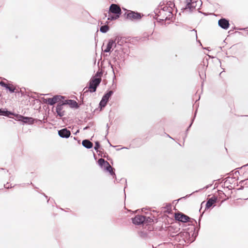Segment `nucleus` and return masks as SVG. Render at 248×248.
<instances>
[{
    "mask_svg": "<svg viewBox=\"0 0 248 248\" xmlns=\"http://www.w3.org/2000/svg\"><path fill=\"white\" fill-rule=\"evenodd\" d=\"M108 13L120 16L122 14V11L120 7L118 5L113 3L109 6Z\"/></svg>",
    "mask_w": 248,
    "mask_h": 248,
    "instance_id": "423d86ee",
    "label": "nucleus"
},
{
    "mask_svg": "<svg viewBox=\"0 0 248 248\" xmlns=\"http://www.w3.org/2000/svg\"><path fill=\"white\" fill-rule=\"evenodd\" d=\"M199 75H200V76L201 77V78H202V76H201V73H199Z\"/></svg>",
    "mask_w": 248,
    "mask_h": 248,
    "instance_id": "8fccbe9b",
    "label": "nucleus"
},
{
    "mask_svg": "<svg viewBox=\"0 0 248 248\" xmlns=\"http://www.w3.org/2000/svg\"><path fill=\"white\" fill-rule=\"evenodd\" d=\"M98 163L100 167H102L103 166H104L105 168H106V166L109 164L108 161L105 160V159L103 158L99 159L98 160Z\"/></svg>",
    "mask_w": 248,
    "mask_h": 248,
    "instance_id": "6ab92c4d",
    "label": "nucleus"
},
{
    "mask_svg": "<svg viewBox=\"0 0 248 248\" xmlns=\"http://www.w3.org/2000/svg\"><path fill=\"white\" fill-rule=\"evenodd\" d=\"M186 4L184 8L185 10H189L190 11H193L195 8L197 1L193 0H186Z\"/></svg>",
    "mask_w": 248,
    "mask_h": 248,
    "instance_id": "9d476101",
    "label": "nucleus"
},
{
    "mask_svg": "<svg viewBox=\"0 0 248 248\" xmlns=\"http://www.w3.org/2000/svg\"><path fill=\"white\" fill-rule=\"evenodd\" d=\"M22 122L24 124H32L34 123V119L32 117H24Z\"/></svg>",
    "mask_w": 248,
    "mask_h": 248,
    "instance_id": "f3484780",
    "label": "nucleus"
},
{
    "mask_svg": "<svg viewBox=\"0 0 248 248\" xmlns=\"http://www.w3.org/2000/svg\"><path fill=\"white\" fill-rule=\"evenodd\" d=\"M63 98V96L60 95H55L52 98L44 99V102L47 103L50 106H52L57 103H59L61 101V100Z\"/></svg>",
    "mask_w": 248,
    "mask_h": 248,
    "instance_id": "7ed1b4c3",
    "label": "nucleus"
},
{
    "mask_svg": "<svg viewBox=\"0 0 248 248\" xmlns=\"http://www.w3.org/2000/svg\"><path fill=\"white\" fill-rule=\"evenodd\" d=\"M13 115H14L15 116V120L16 121H20V122H22L23 121V120L24 119V116L23 115H21L20 114H15L13 113V114H12Z\"/></svg>",
    "mask_w": 248,
    "mask_h": 248,
    "instance_id": "412c9836",
    "label": "nucleus"
},
{
    "mask_svg": "<svg viewBox=\"0 0 248 248\" xmlns=\"http://www.w3.org/2000/svg\"><path fill=\"white\" fill-rule=\"evenodd\" d=\"M6 89L8 90L11 93H14L16 90V88L14 87L12 85L10 86V84H8L6 88Z\"/></svg>",
    "mask_w": 248,
    "mask_h": 248,
    "instance_id": "5701e85b",
    "label": "nucleus"
},
{
    "mask_svg": "<svg viewBox=\"0 0 248 248\" xmlns=\"http://www.w3.org/2000/svg\"><path fill=\"white\" fill-rule=\"evenodd\" d=\"M243 188V186H241V187H240V188H239V189H242Z\"/></svg>",
    "mask_w": 248,
    "mask_h": 248,
    "instance_id": "de8ad7c7",
    "label": "nucleus"
},
{
    "mask_svg": "<svg viewBox=\"0 0 248 248\" xmlns=\"http://www.w3.org/2000/svg\"><path fill=\"white\" fill-rule=\"evenodd\" d=\"M100 145L99 141H96L95 142V146L94 147V150L97 152H98V149L100 148Z\"/></svg>",
    "mask_w": 248,
    "mask_h": 248,
    "instance_id": "c85d7f7f",
    "label": "nucleus"
},
{
    "mask_svg": "<svg viewBox=\"0 0 248 248\" xmlns=\"http://www.w3.org/2000/svg\"><path fill=\"white\" fill-rule=\"evenodd\" d=\"M162 9L163 13L166 12L167 14L169 12H172L173 11V9L172 8H170V7H169L167 6L163 7Z\"/></svg>",
    "mask_w": 248,
    "mask_h": 248,
    "instance_id": "b1692460",
    "label": "nucleus"
},
{
    "mask_svg": "<svg viewBox=\"0 0 248 248\" xmlns=\"http://www.w3.org/2000/svg\"><path fill=\"white\" fill-rule=\"evenodd\" d=\"M191 31V35L195 36L197 41L198 42H199V43H200V45H202V44H201L200 41L197 40L198 37H197V31L195 29H193Z\"/></svg>",
    "mask_w": 248,
    "mask_h": 248,
    "instance_id": "393cba45",
    "label": "nucleus"
},
{
    "mask_svg": "<svg viewBox=\"0 0 248 248\" xmlns=\"http://www.w3.org/2000/svg\"><path fill=\"white\" fill-rule=\"evenodd\" d=\"M93 125V123H90L89 124V125H88V126H87L83 128V130H87V129H89V128H90V126H92Z\"/></svg>",
    "mask_w": 248,
    "mask_h": 248,
    "instance_id": "72a5a7b5",
    "label": "nucleus"
},
{
    "mask_svg": "<svg viewBox=\"0 0 248 248\" xmlns=\"http://www.w3.org/2000/svg\"><path fill=\"white\" fill-rule=\"evenodd\" d=\"M217 197L213 196L211 198H209L206 203L205 209H209L215 203L217 202Z\"/></svg>",
    "mask_w": 248,
    "mask_h": 248,
    "instance_id": "9b49d317",
    "label": "nucleus"
},
{
    "mask_svg": "<svg viewBox=\"0 0 248 248\" xmlns=\"http://www.w3.org/2000/svg\"><path fill=\"white\" fill-rule=\"evenodd\" d=\"M82 145L87 149H91L93 146V144L89 140H84L82 141Z\"/></svg>",
    "mask_w": 248,
    "mask_h": 248,
    "instance_id": "4468645a",
    "label": "nucleus"
},
{
    "mask_svg": "<svg viewBox=\"0 0 248 248\" xmlns=\"http://www.w3.org/2000/svg\"><path fill=\"white\" fill-rule=\"evenodd\" d=\"M125 16L126 18L128 19L133 20H138L141 18L140 13L136 12L129 11L127 13H125Z\"/></svg>",
    "mask_w": 248,
    "mask_h": 248,
    "instance_id": "20e7f679",
    "label": "nucleus"
},
{
    "mask_svg": "<svg viewBox=\"0 0 248 248\" xmlns=\"http://www.w3.org/2000/svg\"><path fill=\"white\" fill-rule=\"evenodd\" d=\"M174 218L176 220L186 223L189 221L191 219L188 216L182 213H176L174 216Z\"/></svg>",
    "mask_w": 248,
    "mask_h": 248,
    "instance_id": "39448f33",
    "label": "nucleus"
},
{
    "mask_svg": "<svg viewBox=\"0 0 248 248\" xmlns=\"http://www.w3.org/2000/svg\"><path fill=\"white\" fill-rule=\"evenodd\" d=\"M69 99L68 100H65L64 101H60L59 103L62 106H64V105H68L69 104Z\"/></svg>",
    "mask_w": 248,
    "mask_h": 248,
    "instance_id": "c756f323",
    "label": "nucleus"
},
{
    "mask_svg": "<svg viewBox=\"0 0 248 248\" xmlns=\"http://www.w3.org/2000/svg\"><path fill=\"white\" fill-rule=\"evenodd\" d=\"M116 46V44L115 43V41H114L112 39H110L108 40V43L107 46L106 48L104 50V52L106 53L110 52L111 51V49L112 47H115Z\"/></svg>",
    "mask_w": 248,
    "mask_h": 248,
    "instance_id": "ddd939ff",
    "label": "nucleus"
},
{
    "mask_svg": "<svg viewBox=\"0 0 248 248\" xmlns=\"http://www.w3.org/2000/svg\"><path fill=\"white\" fill-rule=\"evenodd\" d=\"M44 194V196L46 197V198H47V196H46L45 194Z\"/></svg>",
    "mask_w": 248,
    "mask_h": 248,
    "instance_id": "49530a36",
    "label": "nucleus"
},
{
    "mask_svg": "<svg viewBox=\"0 0 248 248\" xmlns=\"http://www.w3.org/2000/svg\"><path fill=\"white\" fill-rule=\"evenodd\" d=\"M218 25L221 28L227 30L230 26L229 21L226 18H222L218 20Z\"/></svg>",
    "mask_w": 248,
    "mask_h": 248,
    "instance_id": "0eeeda50",
    "label": "nucleus"
},
{
    "mask_svg": "<svg viewBox=\"0 0 248 248\" xmlns=\"http://www.w3.org/2000/svg\"><path fill=\"white\" fill-rule=\"evenodd\" d=\"M106 127H107V135L108 133V129L109 128V126L108 124H107Z\"/></svg>",
    "mask_w": 248,
    "mask_h": 248,
    "instance_id": "4c0bfd02",
    "label": "nucleus"
},
{
    "mask_svg": "<svg viewBox=\"0 0 248 248\" xmlns=\"http://www.w3.org/2000/svg\"><path fill=\"white\" fill-rule=\"evenodd\" d=\"M74 140H76V137H74Z\"/></svg>",
    "mask_w": 248,
    "mask_h": 248,
    "instance_id": "6e6d98bb",
    "label": "nucleus"
},
{
    "mask_svg": "<svg viewBox=\"0 0 248 248\" xmlns=\"http://www.w3.org/2000/svg\"><path fill=\"white\" fill-rule=\"evenodd\" d=\"M8 84L5 83L3 81L0 82V85L3 87H4L5 88H7V86H8Z\"/></svg>",
    "mask_w": 248,
    "mask_h": 248,
    "instance_id": "473e14b6",
    "label": "nucleus"
},
{
    "mask_svg": "<svg viewBox=\"0 0 248 248\" xmlns=\"http://www.w3.org/2000/svg\"><path fill=\"white\" fill-rule=\"evenodd\" d=\"M10 114H13V113L7 110L6 109L0 108V116H7L11 118Z\"/></svg>",
    "mask_w": 248,
    "mask_h": 248,
    "instance_id": "2eb2a0df",
    "label": "nucleus"
},
{
    "mask_svg": "<svg viewBox=\"0 0 248 248\" xmlns=\"http://www.w3.org/2000/svg\"><path fill=\"white\" fill-rule=\"evenodd\" d=\"M245 29H240V30H245Z\"/></svg>",
    "mask_w": 248,
    "mask_h": 248,
    "instance_id": "603ef678",
    "label": "nucleus"
},
{
    "mask_svg": "<svg viewBox=\"0 0 248 248\" xmlns=\"http://www.w3.org/2000/svg\"><path fill=\"white\" fill-rule=\"evenodd\" d=\"M113 92L111 90L108 91L103 96L101 100L99 103V106L101 108H104L109 100L110 96L113 94Z\"/></svg>",
    "mask_w": 248,
    "mask_h": 248,
    "instance_id": "f03ea898",
    "label": "nucleus"
},
{
    "mask_svg": "<svg viewBox=\"0 0 248 248\" xmlns=\"http://www.w3.org/2000/svg\"><path fill=\"white\" fill-rule=\"evenodd\" d=\"M124 181H125V183H126V179H124Z\"/></svg>",
    "mask_w": 248,
    "mask_h": 248,
    "instance_id": "864d4df0",
    "label": "nucleus"
},
{
    "mask_svg": "<svg viewBox=\"0 0 248 248\" xmlns=\"http://www.w3.org/2000/svg\"><path fill=\"white\" fill-rule=\"evenodd\" d=\"M186 137V135L185 136V137L184 138V140H185V138Z\"/></svg>",
    "mask_w": 248,
    "mask_h": 248,
    "instance_id": "3c124183",
    "label": "nucleus"
},
{
    "mask_svg": "<svg viewBox=\"0 0 248 248\" xmlns=\"http://www.w3.org/2000/svg\"><path fill=\"white\" fill-rule=\"evenodd\" d=\"M192 194H188V195H186V196L185 197H181V198L179 199L178 200H177V201H180L181 200H182V199H185L186 198H187V197H189L190 195H191Z\"/></svg>",
    "mask_w": 248,
    "mask_h": 248,
    "instance_id": "c9c22d12",
    "label": "nucleus"
},
{
    "mask_svg": "<svg viewBox=\"0 0 248 248\" xmlns=\"http://www.w3.org/2000/svg\"><path fill=\"white\" fill-rule=\"evenodd\" d=\"M193 220L195 221V222L196 223H197V221H196V220H195V219H193Z\"/></svg>",
    "mask_w": 248,
    "mask_h": 248,
    "instance_id": "09e8293b",
    "label": "nucleus"
},
{
    "mask_svg": "<svg viewBox=\"0 0 248 248\" xmlns=\"http://www.w3.org/2000/svg\"><path fill=\"white\" fill-rule=\"evenodd\" d=\"M114 169L110 166V165L108 164L105 168V170L108 172L110 174L113 176V177H116V174L113 171Z\"/></svg>",
    "mask_w": 248,
    "mask_h": 248,
    "instance_id": "dca6fc26",
    "label": "nucleus"
},
{
    "mask_svg": "<svg viewBox=\"0 0 248 248\" xmlns=\"http://www.w3.org/2000/svg\"><path fill=\"white\" fill-rule=\"evenodd\" d=\"M128 149V148H127V147H122V148H121V149ZM120 150V149H117L118 151H119Z\"/></svg>",
    "mask_w": 248,
    "mask_h": 248,
    "instance_id": "79ce46f5",
    "label": "nucleus"
},
{
    "mask_svg": "<svg viewBox=\"0 0 248 248\" xmlns=\"http://www.w3.org/2000/svg\"><path fill=\"white\" fill-rule=\"evenodd\" d=\"M144 218H145V219L144 220V223H149V222H151L153 221V219H152L149 217L144 216Z\"/></svg>",
    "mask_w": 248,
    "mask_h": 248,
    "instance_id": "cd10ccee",
    "label": "nucleus"
},
{
    "mask_svg": "<svg viewBox=\"0 0 248 248\" xmlns=\"http://www.w3.org/2000/svg\"><path fill=\"white\" fill-rule=\"evenodd\" d=\"M79 132V130H78L77 132L75 133V134H77V133Z\"/></svg>",
    "mask_w": 248,
    "mask_h": 248,
    "instance_id": "a18cd8bd",
    "label": "nucleus"
},
{
    "mask_svg": "<svg viewBox=\"0 0 248 248\" xmlns=\"http://www.w3.org/2000/svg\"><path fill=\"white\" fill-rule=\"evenodd\" d=\"M166 6L169 7H170V8H172V9L173 8L175 7V4L173 3V2L170 0L167 2Z\"/></svg>",
    "mask_w": 248,
    "mask_h": 248,
    "instance_id": "bb28decb",
    "label": "nucleus"
},
{
    "mask_svg": "<svg viewBox=\"0 0 248 248\" xmlns=\"http://www.w3.org/2000/svg\"><path fill=\"white\" fill-rule=\"evenodd\" d=\"M119 17L120 16L116 15H115V16H108V20L112 21L118 19V18H119Z\"/></svg>",
    "mask_w": 248,
    "mask_h": 248,
    "instance_id": "a878e982",
    "label": "nucleus"
},
{
    "mask_svg": "<svg viewBox=\"0 0 248 248\" xmlns=\"http://www.w3.org/2000/svg\"><path fill=\"white\" fill-rule=\"evenodd\" d=\"M69 104L68 105L71 108H79V105L78 104V103L74 100L71 99H69Z\"/></svg>",
    "mask_w": 248,
    "mask_h": 248,
    "instance_id": "a211bd4d",
    "label": "nucleus"
},
{
    "mask_svg": "<svg viewBox=\"0 0 248 248\" xmlns=\"http://www.w3.org/2000/svg\"><path fill=\"white\" fill-rule=\"evenodd\" d=\"M58 135L62 138H68L71 135V132L66 128L62 129L58 131Z\"/></svg>",
    "mask_w": 248,
    "mask_h": 248,
    "instance_id": "1a4fd4ad",
    "label": "nucleus"
},
{
    "mask_svg": "<svg viewBox=\"0 0 248 248\" xmlns=\"http://www.w3.org/2000/svg\"><path fill=\"white\" fill-rule=\"evenodd\" d=\"M196 112H197V110L195 112L194 117L191 120V124H189V126L188 127V128H187V129L186 130V134H187V133L189 128L191 126V125L192 124V123L194 122V118H195V117L196 116Z\"/></svg>",
    "mask_w": 248,
    "mask_h": 248,
    "instance_id": "7c9ffc66",
    "label": "nucleus"
},
{
    "mask_svg": "<svg viewBox=\"0 0 248 248\" xmlns=\"http://www.w3.org/2000/svg\"><path fill=\"white\" fill-rule=\"evenodd\" d=\"M109 27L108 25H103L100 28V31L103 33H106L109 30Z\"/></svg>",
    "mask_w": 248,
    "mask_h": 248,
    "instance_id": "4be33fe9",
    "label": "nucleus"
},
{
    "mask_svg": "<svg viewBox=\"0 0 248 248\" xmlns=\"http://www.w3.org/2000/svg\"><path fill=\"white\" fill-rule=\"evenodd\" d=\"M108 143H109V144L110 146H112V147H116V146H112V145L110 144V143L109 141H108Z\"/></svg>",
    "mask_w": 248,
    "mask_h": 248,
    "instance_id": "c03bdc74",
    "label": "nucleus"
},
{
    "mask_svg": "<svg viewBox=\"0 0 248 248\" xmlns=\"http://www.w3.org/2000/svg\"><path fill=\"white\" fill-rule=\"evenodd\" d=\"M101 81L100 78H93L91 79L89 82V86L88 88L85 87L83 89V95H85L90 91L91 93L96 92L97 87L99 85Z\"/></svg>",
    "mask_w": 248,
    "mask_h": 248,
    "instance_id": "f257e3e1",
    "label": "nucleus"
},
{
    "mask_svg": "<svg viewBox=\"0 0 248 248\" xmlns=\"http://www.w3.org/2000/svg\"><path fill=\"white\" fill-rule=\"evenodd\" d=\"M109 63L111 66V68L112 69L113 74H114V69H113V65L112 64H111L110 63Z\"/></svg>",
    "mask_w": 248,
    "mask_h": 248,
    "instance_id": "58836bf2",
    "label": "nucleus"
},
{
    "mask_svg": "<svg viewBox=\"0 0 248 248\" xmlns=\"http://www.w3.org/2000/svg\"><path fill=\"white\" fill-rule=\"evenodd\" d=\"M4 187L6 188H9L10 187V185H9V183H7L6 185H4Z\"/></svg>",
    "mask_w": 248,
    "mask_h": 248,
    "instance_id": "e433bc0d",
    "label": "nucleus"
},
{
    "mask_svg": "<svg viewBox=\"0 0 248 248\" xmlns=\"http://www.w3.org/2000/svg\"><path fill=\"white\" fill-rule=\"evenodd\" d=\"M49 200H50V198L49 199V200H47V202H48Z\"/></svg>",
    "mask_w": 248,
    "mask_h": 248,
    "instance_id": "5fc2aeb1",
    "label": "nucleus"
},
{
    "mask_svg": "<svg viewBox=\"0 0 248 248\" xmlns=\"http://www.w3.org/2000/svg\"><path fill=\"white\" fill-rule=\"evenodd\" d=\"M132 223L135 225H139L144 223L145 219L144 216L142 215H137L131 218Z\"/></svg>",
    "mask_w": 248,
    "mask_h": 248,
    "instance_id": "6e6552de",
    "label": "nucleus"
},
{
    "mask_svg": "<svg viewBox=\"0 0 248 248\" xmlns=\"http://www.w3.org/2000/svg\"><path fill=\"white\" fill-rule=\"evenodd\" d=\"M202 217V214L200 217H199V224H198V230H200V221H201V218Z\"/></svg>",
    "mask_w": 248,
    "mask_h": 248,
    "instance_id": "f704fd0d",
    "label": "nucleus"
},
{
    "mask_svg": "<svg viewBox=\"0 0 248 248\" xmlns=\"http://www.w3.org/2000/svg\"><path fill=\"white\" fill-rule=\"evenodd\" d=\"M247 179H246V180ZM245 181V180H242L240 182V184H242Z\"/></svg>",
    "mask_w": 248,
    "mask_h": 248,
    "instance_id": "a19ab883",
    "label": "nucleus"
},
{
    "mask_svg": "<svg viewBox=\"0 0 248 248\" xmlns=\"http://www.w3.org/2000/svg\"><path fill=\"white\" fill-rule=\"evenodd\" d=\"M121 38L122 37H120V36H117L116 37V38L114 40H113L114 41H115V43L117 42V43L119 45H121L119 43H120V41L121 40Z\"/></svg>",
    "mask_w": 248,
    "mask_h": 248,
    "instance_id": "2f4dec72",
    "label": "nucleus"
},
{
    "mask_svg": "<svg viewBox=\"0 0 248 248\" xmlns=\"http://www.w3.org/2000/svg\"><path fill=\"white\" fill-rule=\"evenodd\" d=\"M63 106L60 103H58L56 107V111L58 116L62 117L65 115V111L63 110Z\"/></svg>",
    "mask_w": 248,
    "mask_h": 248,
    "instance_id": "f8f14e48",
    "label": "nucleus"
},
{
    "mask_svg": "<svg viewBox=\"0 0 248 248\" xmlns=\"http://www.w3.org/2000/svg\"><path fill=\"white\" fill-rule=\"evenodd\" d=\"M100 74H102L101 72H97V73L96 74V76H98L99 75H100Z\"/></svg>",
    "mask_w": 248,
    "mask_h": 248,
    "instance_id": "ea45409f",
    "label": "nucleus"
},
{
    "mask_svg": "<svg viewBox=\"0 0 248 248\" xmlns=\"http://www.w3.org/2000/svg\"><path fill=\"white\" fill-rule=\"evenodd\" d=\"M166 135H167V136L168 137H169V138H171V139H172V138H171V137L169 135H168V134H166Z\"/></svg>",
    "mask_w": 248,
    "mask_h": 248,
    "instance_id": "37998d69",
    "label": "nucleus"
},
{
    "mask_svg": "<svg viewBox=\"0 0 248 248\" xmlns=\"http://www.w3.org/2000/svg\"><path fill=\"white\" fill-rule=\"evenodd\" d=\"M165 16H163L164 18L161 19L162 20H170L172 17V12H169L168 13L165 14Z\"/></svg>",
    "mask_w": 248,
    "mask_h": 248,
    "instance_id": "aec40b11",
    "label": "nucleus"
}]
</instances>
